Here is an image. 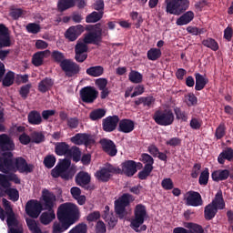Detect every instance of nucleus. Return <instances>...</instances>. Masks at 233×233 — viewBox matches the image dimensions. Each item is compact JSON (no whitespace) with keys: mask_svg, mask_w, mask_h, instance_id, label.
<instances>
[{"mask_svg":"<svg viewBox=\"0 0 233 233\" xmlns=\"http://www.w3.org/2000/svg\"><path fill=\"white\" fill-rule=\"evenodd\" d=\"M25 30L28 34H39L41 32V25L37 23H29L26 25Z\"/></svg>","mask_w":233,"mask_h":233,"instance_id":"nucleus-53","label":"nucleus"},{"mask_svg":"<svg viewBox=\"0 0 233 233\" xmlns=\"http://www.w3.org/2000/svg\"><path fill=\"white\" fill-rule=\"evenodd\" d=\"M88 232V226L85 223H79L78 225L75 226L71 228L68 233H87Z\"/></svg>","mask_w":233,"mask_h":233,"instance_id":"nucleus-55","label":"nucleus"},{"mask_svg":"<svg viewBox=\"0 0 233 233\" xmlns=\"http://www.w3.org/2000/svg\"><path fill=\"white\" fill-rule=\"evenodd\" d=\"M27 121L29 125H41L43 123V116L37 110H32L27 115Z\"/></svg>","mask_w":233,"mask_h":233,"instance_id":"nucleus-30","label":"nucleus"},{"mask_svg":"<svg viewBox=\"0 0 233 233\" xmlns=\"http://www.w3.org/2000/svg\"><path fill=\"white\" fill-rule=\"evenodd\" d=\"M55 218H56V213H54V210L46 211L42 213V215L40 216V221L42 225H50V223L54 221Z\"/></svg>","mask_w":233,"mask_h":233,"instance_id":"nucleus-41","label":"nucleus"},{"mask_svg":"<svg viewBox=\"0 0 233 233\" xmlns=\"http://www.w3.org/2000/svg\"><path fill=\"white\" fill-rule=\"evenodd\" d=\"M102 218L107 223L109 230H112L117 225V218L114 217V215H109V217L102 216Z\"/></svg>","mask_w":233,"mask_h":233,"instance_id":"nucleus-57","label":"nucleus"},{"mask_svg":"<svg viewBox=\"0 0 233 233\" xmlns=\"http://www.w3.org/2000/svg\"><path fill=\"white\" fill-rule=\"evenodd\" d=\"M185 227L186 228H189V233H205V229H203V227L196 223L187 222Z\"/></svg>","mask_w":233,"mask_h":233,"instance_id":"nucleus-49","label":"nucleus"},{"mask_svg":"<svg viewBox=\"0 0 233 233\" xmlns=\"http://www.w3.org/2000/svg\"><path fill=\"white\" fill-rule=\"evenodd\" d=\"M152 170L154 169L150 168L149 167H144L143 170L138 172V179L144 181L145 179H147V177H148V176H150V174H152Z\"/></svg>","mask_w":233,"mask_h":233,"instance_id":"nucleus-61","label":"nucleus"},{"mask_svg":"<svg viewBox=\"0 0 233 233\" xmlns=\"http://www.w3.org/2000/svg\"><path fill=\"white\" fill-rule=\"evenodd\" d=\"M186 103L187 106H196L198 105V96L194 93H189L186 96Z\"/></svg>","mask_w":233,"mask_h":233,"instance_id":"nucleus-62","label":"nucleus"},{"mask_svg":"<svg viewBox=\"0 0 233 233\" xmlns=\"http://www.w3.org/2000/svg\"><path fill=\"white\" fill-rule=\"evenodd\" d=\"M41 212H43V204H41L39 200L31 199L25 204V214H27L29 218L37 219Z\"/></svg>","mask_w":233,"mask_h":233,"instance_id":"nucleus-14","label":"nucleus"},{"mask_svg":"<svg viewBox=\"0 0 233 233\" xmlns=\"http://www.w3.org/2000/svg\"><path fill=\"white\" fill-rule=\"evenodd\" d=\"M83 32H85V27L82 25H72L66 31L65 37L70 42H74Z\"/></svg>","mask_w":233,"mask_h":233,"instance_id":"nucleus-22","label":"nucleus"},{"mask_svg":"<svg viewBox=\"0 0 233 233\" xmlns=\"http://www.w3.org/2000/svg\"><path fill=\"white\" fill-rule=\"evenodd\" d=\"M72 162L66 158L60 161L52 170V177H61L64 181H70L74 177V169L70 168Z\"/></svg>","mask_w":233,"mask_h":233,"instance_id":"nucleus-5","label":"nucleus"},{"mask_svg":"<svg viewBox=\"0 0 233 233\" xmlns=\"http://www.w3.org/2000/svg\"><path fill=\"white\" fill-rule=\"evenodd\" d=\"M88 52V46L85 41H77L76 46H75V54H86Z\"/></svg>","mask_w":233,"mask_h":233,"instance_id":"nucleus-52","label":"nucleus"},{"mask_svg":"<svg viewBox=\"0 0 233 233\" xmlns=\"http://www.w3.org/2000/svg\"><path fill=\"white\" fill-rule=\"evenodd\" d=\"M58 222L53 224V233L66 232L74 223L79 221L81 212L79 207L72 202L61 204L56 211Z\"/></svg>","mask_w":233,"mask_h":233,"instance_id":"nucleus-1","label":"nucleus"},{"mask_svg":"<svg viewBox=\"0 0 233 233\" xmlns=\"http://www.w3.org/2000/svg\"><path fill=\"white\" fill-rule=\"evenodd\" d=\"M225 161L232 163L233 161V148L226 147L218 157V163L219 165H225Z\"/></svg>","mask_w":233,"mask_h":233,"instance_id":"nucleus-27","label":"nucleus"},{"mask_svg":"<svg viewBox=\"0 0 233 233\" xmlns=\"http://www.w3.org/2000/svg\"><path fill=\"white\" fill-rule=\"evenodd\" d=\"M167 14L171 15H181L190 6V0H165Z\"/></svg>","mask_w":233,"mask_h":233,"instance_id":"nucleus-6","label":"nucleus"},{"mask_svg":"<svg viewBox=\"0 0 233 233\" xmlns=\"http://www.w3.org/2000/svg\"><path fill=\"white\" fill-rule=\"evenodd\" d=\"M52 86H54V80L50 77H46L38 83V90L42 94H46L48 90L52 89Z\"/></svg>","mask_w":233,"mask_h":233,"instance_id":"nucleus-31","label":"nucleus"},{"mask_svg":"<svg viewBox=\"0 0 233 233\" xmlns=\"http://www.w3.org/2000/svg\"><path fill=\"white\" fill-rule=\"evenodd\" d=\"M153 119L159 127H170L174 123V112L170 109H158L154 113Z\"/></svg>","mask_w":233,"mask_h":233,"instance_id":"nucleus-7","label":"nucleus"},{"mask_svg":"<svg viewBox=\"0 0 233 233\" xmlns=\"http://www.w3.org/2000/svg\"><path fill=\"white\" fill-rule=\"evenodd\" d=\"M114 174H117L116 167L110 163H106L95 173V177L102 183H108Z\"/></svg>","mask_w":233,"mask_h":233,"instance_id":"nucleus-10","label":"nucleus"},{"mask_svg":"<svg viewBox=\"0 0 233 233\" xmlns=\"http://www.w3.org/2000/svg\"><path fill=\"white\" fill-rule=\"evenodd\" d=\"M132 195L128 193L123 194L118 199L115 200V212L120 219H125L128 212L127 211V207L130 205V199Z\"/></svg>","mask_w":233,"mask_h":233,"instance_id":"nucleus-8","label":"nucleus"},{"mask_svg":"<svg viewBox=\"0 0 233 233\" xmlns=\"http://www.w3.org/2000/svg\"><path fill=\"white\" fill-rule=\"evenodd\" d=\"M106 116V110L104 108H96L90 112L89 119L91 121H99V119H103Z\"/></svg>","mask_w":233,"mask_h":233,"instance_id":"nucleus-37","label":"nucleus"},{"mask_svg":"<svg viewBox=\"0 0 233 233\" xmlns=\"http://www.w3.org/2000/svg\"><path fill=\"white\" fill-rule=\"evenodd\" d=\"M46 52H48V50L46 51H39L36 52L32 58V63L34 65V66H43V61L45 59V56H46Z\"/></svg>","mask_w":233,"mask_h":233,"instance_id":"nucleus-42","label":"nucleus"},{"mask_svg":"<svg viewBox=\"0 0 233 233\" xmlns=\"http://www.w3.org/2000/svg\"><path fill=\"white\" fill-rule=\"evenodd\" d=\"M71 143L74 145H85V147H90L91 145H94L96 143V140H94V137H92L91 135L86 133H78L76 134L74 137L70 138Z\"/></svg>","mask_w":233,"mask_h":233,"instance_id":"nucleus-18","label":"nucleus"},{"mask_svg":"<svg viewBox=\"0 0 233 233\" xmlns=\"http://www.w3.org/2000/svg\"><path fill=\"white\" fill-rule=\"evenodd\" d=\"M98 96L99 92L94 86H85L80 90V99L87 105H92Z\"/></svg>","mask_w":233,"mask_h":233,"instance_id":"nucleus-15","label":"nucleus"},{"mask_svg":"<svg viewBox=\"0 0 233 233\" xmlns=\"http://www.w3.org/2000/svg\"><path fill=\"white\" fill-rule=\"evenodd\" d=\"M66 125L70 130H76L79 127V118L77 117H69L67 118Z\"/></svg>","mask_w":233,"mask_h":233,"instance_id":"nucleus-63","label":"nucleus"},{"mask_svg":"<svg viewBox=\"0 0 233 233\" xmlns=\"http://www.w3.org/2000/svg\"><path fill=\"white\" fill-rule=\"evenodd\" d=\"M103 15H105V12L103 11H93L91 14L86 15V23H98V21L103 19Z\"/></svg>","mask_w":233,"mask_h":233,"instance_id":"nucleus-38","label":"nucleus"},{"mask_svg":"<svg viewBox=\"0 0 233 233\" xmlns=\"http://www.w3.org/2000/svg\"><path fill=\"white\" fill-rule=\"evenodd\" d=\"M10 181H13L15 185H21V178H19L16 174L10 173L8 175H3L0 173V198H3L4 196L1 191L2 187V188H5V193L8 196L11 201H19V190H17V188L10 187H12Z\"/></svg>","mask_w":233,"mask_h":233,"instance_id":"nucleus-3","label":"nucleus"},{"mask_svg":"<svg viewBox=\"0 0 233 233\" xmlns=\"http://www.w3.org/2000/svg\"><path fill=\"white\" fill-rule=\"evenodd\" d=\"M128 79L131 83L138 85L139 83H143V75L138 71L131 70L128 75Z\"/></svg>","mask_w":233,"mask_h":233,"instance_id":"nucleus-46","label":"nucleus"},{"mask_svg":"<svg viewBox=\"0 0 233 233\" xmlns=\"http://www.w3.org/2000/svg\"><path fill=\"white\" fill-rule=\"evenodd\" d=\"M119 125V116L117 115L106 116L102 120V128L104 132H114Z\"/></svg>","mask_w":233,"mask_h":233,"instance_id":"nucleus-21","label":"nucleus"},{"mask_svg":"<svg viewBox=\"0 0 233 233\" xmlns=\"http://www.w3.org/2000/svg\"><path fill=\"white\" fill-rule=\"evenodd\" d=\"M8 46H12L8 27L4 24H0V48H8Z\"/></svg>","mask_w":233,"mask_h":233,"instance_id":"nucleus-24","label":"nucleus"},{"mask_svg":"<svg viewBox=\"0 0 233 233\" xmlns=\"http://www.w3.org/2000/svg\"><path fill=\"white\" fill-rule=\"evenodd\" d=\"M161 49L159 48H150L147 51V59L149 61H157V59H159V57H161Z\"/></svg>","mask_w":233,"mask_h":233,"instance_id":"nucleus-47","label":"nucleus"},{"mask_svg":"<svg viewBox=\"0 0 233 233\" xmlns=\"http://www.w3.org/2000/svg\"><path fill=\"white\" fill-rule=\"evenodd\" d=\"M31 88L32 84H27L20 87L19 95L21 96L22 99H26L28 97V94H30Z\"/></svg>","mask_w":233,"mask_h":233,"instance_id":"nucleus-60","label":"nucleus"},{"mask_svg":"<svg viewBox=\"0 0 233 233\" xmlns=\"http://www.w3.org/2000/svg\"><path fill=\"white\" fill-rule=\"evenodd\" d=\"M26 225L32 233H35L36 231L40 230L41 228L37 226V222H35V219L32 218H26L25 219Z\"/></svg>","mask_w":233,"mask_h":233,"instance_id":"nucleus-59","label":"nucleus"},{"mask_svg":"<svg viewBox=\"0 0 233 233\" xmlns=\"http://www.w3.org/2000/svg\"><path fill=\"white\" fill-rule=\"evenodd\" d=\"M173 110L176 116V119H177V121H183L184 123H187V121H188V114H187L186 111L182 110L181 107L175 106Z\"/></svg>","mask_w":233,"mask_h":233,"instance_id":"nucleus-44","label":"nucleus"},{"mask_svg":"<svg viewBox=\"0 0 233 233\" xmlns=\"http://www.w3.org/2000/svg\"><path fill=\"white\" fill-rule=\"evenodd\" d=\"M15 79V74L12 71L7 72L4 79L2 80L3 86H12V85H14Z\"/></svg>","mask_w":233,"mask_h":233,"instance_id":"nucleus-50","label":"nucleus"},{"mask_svg":"<svg viewBox=\"0 0 233 233\" xmlns=\"http://www.w3.org/2000/svg\"><path fill=\"white\" fill-rule=\"evenodd\" d=\"M184 199L187 207H201L203 205V198H201V194L198 191H187Z\"/></svg>","mask_w":233,"mask_h":233,"instance_id":"nucleus-20","label":"nucleus"},{"mask_svg":"<svg viewBox=\"0 0 233 233\" xmlns=\"http://www.w3.org/2000/svg\"><path fill=\"white\" fill-rule=\"evenodd\" d=\"M148 218V213L147 212V206L143 204H137L134 208V218L131 220L130 227H135V228H139L145 219Z\"/></svg>","mask_w":233,"mask_h":233,"instance_id":"nucleus-9","label":"nucleus"},{"mask_svg":"<svg viewBox=\"0 0 233 233\" xmlns=\"http://www.w3.org/2000/svg\"><path fill=\"white\" fill-rule=\"evenodd\" d=\"M120 167H116V174L127 176V177H132L137 172V162L134 160H126Z\"/></svg>","mask_w":233,"mask_h":233,"instance_id":"nucleus-13","label":"nucleus"},{"mask_svg":"<svg viewBox=\"0 0 233 233\" xmlns=\"http://www.w3.org/2000/svg\"><path fill=\"white\" fill-rule=\"evenodd\" d=\"M194 20V12L187 11L184 13L179 18L177 19L176 24L177 26H185V25H188L191 21Z\"/></svg>","mask_w":233,"mask_h":233,"instance_id":"nucleus-33","label":"nucleus"},{"mask_svg":"<svg viewBox=\"0 0 233 233\" xmlns=\"http://www.w3.org/2000/svg\"><path fill=\"white\" fill-rule=\"evenodd\" d=\"M161 187L164 190H172L174 188V181H172V178H164L161 182Z\"/></svg>","mask_w":233,"mask_h":233,"instance_id":"nucleus-64","label":"nucleus"},{"mask_svg":"<svg viewBox=\"0 0 233 233\" xmlns=\"http://www.w3.org/2000/svg\"><path fill=\"white\" fill-rule=\"evenodd\" d=\"M60 68L66 77H76L81 72V66L70 59H64L60 64Z\"/></svg>","mask_w":233,"mask_h":233,"instance_id":"nucleus-11","label":"nucleus"},{"mask_svg":"<svg viewBox=\"0 0 233 233\" xmlns=\"http://www.w3.org/2000/svg\"><path fill=\"white\" fill-rule=\"evenodd\" d=\"M14 154L12 152H5L0 156V172L4 174V176H8L12 170H14Z\"/></svg>","mask_w":233,"mask_h":233,"instance_id":"nucleus-12","label":"nucleus"},{"mask_svg":"<svg viewBox=\"0 0 233 233\" xmlns=\"http://www.w3.org/2000/svg\"><path fill=\"white\" fill-rule=\"evenodd\" d=\"M86 30L87 34L84 36V43L86 45L100 46L101 43H103V37H108V28L105 27L102 29L101 23L88 25Z\"/></svg>","mask_w":233,"mask_h":233,"instance_id":"nucleus-4","label":"nucleus"},{"mask_svg":"<svg viewBox=\"0 0 233 233\" xmlns=\"http://www.w3.org/2000/svg\"><path fill=\"white\" fill-rule=\"evenodd\" d=\"M74 6H76L74 0H58L57 3L58 12H65L70 8H74Z\"/></svg>","mask_w":233,"mask_h":233,"instance_id":"nucleus-39","label":"nucleus"},{"mask_svg":"<svg viewBox=\"0 0 233 233\" xmlns=\"http://www.w3.org/2000/svg\"><path fill=\"white\" fill-rule=\"evenodd\" d=\"M3 208L0 206V219L5 221L8 227V233H24L23 222L17 219V215L14 212L12 204L6 198H2Z\"/></svg>","mask_w":233,"mask_h":233,"instance_id":"nucleus-2","label":"nucleus"},{"mask_svg":"<svg viewBox=\"0 0 233 233\" xmlns=\"http://www.w3.org/2000/svg\"><path fill=\"white\" fill-rule=\"evenodd\" d=\"M86 73L87 74V76H90V77H100V76H103V74H105V68L101 66H94L88 67L86 70Z\"/></svg>","mask_w":233,"mask_h":233,"instance_id":"nucleus-36","label":"nucleus"},{"mask_svg":"<svg viewBox=\"0 0 233 233\" xmlns=\"http://www.w3.org/2000/svg\"><path fill=\"white\" fill-rule=\"evenodd\" d=\"M14 148H15L14 140H12L6 134L0 135V150L2 152H12Z\"/></svg>","mask_w":233,"mask_h":233,"instance_id":"nucleus-25","label":"nucleus"},{"mask_svg":"<svg viewBox=\"0 0 233 233\" xmlns=\"http://www.w3.org/2000/svg\"><path fill=\"white\" fill-rule=\"evenodd\" d=\"M130 17L132 21L137 20L135 24L136 28H141V25L143 24V16H139V13H137V11H133L130 13Z\"/></svg>","mask_w":233,"mask_h":233,"instance_id":"nucleus-58","label":"nucleus"},{"mask_svg":"<svg viewBox=\"0 0 233 233\" xmlns=\"http://www.w3.org/2000/svg\"><path fill=\"white\" fill-rule=\"evenodd\" d=\"M135 128L134 121L131 119L124 118L118 122V132H123L124 134H130Z\"/></svg>","mask_w":233,"mask_h":233,"instance_id":"nucleus-26","label":"nucleus"},{"mask_svg":"<svg viewBox=\"0 0 233 233\" xmlns=\"http://www.w3.org/2000/svg\"><path fill=\"white\" fill-rule=\"evenodd\" d=\"M67 157H72L75 163H79V161H81V149H79V147L76 146H73L69 148Z\"/></svg>","mask_w":233,"mask_h":233,"instance_id":"nucleus-40","label":"nucleus"},{"mask_svg":"<svg viewBox=\"0 0 233 233\" xmlns=\"http://www.w3.org/2000/svg\"><path fill=\"white\" fill-rule=\"evenodd\" d=\"M70 151V145L66 142H57L55 146V153L56 156H68Z\"/></svg>","mask_w":233,"mask_h":233,"instance_id":"nucleus-34","label":"nucleus"},{"mask_svg":"<svg viewBox=\"0 0 233 233\" xmlns=\"http://www.w3.org/2000/svg\"><path fill=\"white\" fill-rule=\"evenodd\" d=\"M42 208L43 210H47L48 212H52L54 210V204L56 203V195L50 190L45 188L42 191Z\"/></svg>","mask_w":233,"mask_h":233,"instance_id":"nucleus-17","label":"nucleus"},{"mask_svg":"<svg viewBox=\"0 0 233 233\" xmlns=\"http://www.w3.org/2000/svg\"><path fill=\"white\" fill-rule=\"evenodd\" d=\"M230 171L228 169H218L213 171L211 177L213 181L218 183V181H227V178L229 177Z\"/></svg>","mask_w":233,"mask_h":233,"instance_id":"nucleus-28","label":"nucleus"},{"mask_svg":"<svg viewBox=\"0 0 233 233\" xmlns=\"http://www.w3.org/2000/svg\"><path fill=\"white\" fill-rule=\"evenodd\" d=\"M56 156L54 155H47L44 158V165L46 168H54V166L56 165Z\"/></svg>","mask_w":233,"mask_h":233,"instance_id":"nucleus-56","label":"nucleus"},{"mask_svg":"<svg viewBox=\"0 0 233 233\" xmlns=\"http://www.w3.org/2000/svg\"><path fill=\"white\" fill-rule=\"evenodd\" d=\"M227 136V126L225 123H220L215 131V137L217 140L223 139Z\"/></svg>","mask_w":233,"mask_h":233,"instance_id":"nucleus-48","label":"nucleus"},{"mask_svg":"<svg viewBox=\"0 0 233 233\" xmlns=\"http://www.w3.org/2000/svg\"><path fill=\"white\" fill-rule=\"evenodd\" d=\"M140 161L144 163V167H148L149 168L154 169V157H152V156L148 155L147 153H143L141 155Z\"/></svg>","mask_w":233,"mask_h":233,"instance_id":"nucleus-51","label":"nucleus"},{"mask_svg":"<svg viewBox=\"0 0 233 233\" xmlns=\"http://www.w3.org/2000/svg\"><path fill=\"white\" fill-rule=\"evenodd\" d=\"M75 181L78 187L84 188V190H94V186H90V181H92V177L86 171H79Z\"/></svg>","mask_w":233,"mask_h":233,"instance_id":"nucleus-16","label":"nucleus"},{"mask_svg":"<svg viewBox=\"0 0 233 233\" xmlns=\"http://www.w3.org/2000/svg\"><path fill=\"white\" fill-rule=\"evenodd\" d=\"M203 46H206L207 48H210V50H213V52H218L219 50V44H218V41L214 38H207L202 41Z\"/></svg>","mask_w":233,"mask_h":233,"instance_id":"nucleus-43","label":"nucleus"},{"mask_svg":"<svg viewBox=\"0 0 233 233\" xmlns=\"http://www.w3.org/2000/svg\"><path fill=\"white\" fill-rule=\"evenodd\" d=\"M99 143L102 149L106 152V154H107V156H110L111 157L117 156V147H116L114 141L108 138H102L100 139Z\"/></svg>","mask_w":233,"mask_h":233,"instance_id":"nucleus-23","label":"nucleus"},{"mask_svg":"<svg viewBox=\"0 0 233 233\" xmlns=\"http://www.w3.org/2000/svg\"><path fill=\"white\" fill-rule=\"evenodd\" d=\"M210 204L213 205V207H216L218 210H223L225 208V199L223 198V191L221 189L217 192Z\"/></svg>","mask_w":233,"mask_h":233,"instance_id":"nucleus-32","label":"nucleus"},{"mask_svg":"<svg viewBox=\"0 0 233 233\" xmlns=\"http://www.w3.org/2000/svg\"><path fill=\"white\" fill-rule=\"evenodd\" d=\"M14 167L20 174H32L34 172V164H28L26 159L22 157H16L14 161Z\"/></svg>","mask_w":233,"mask_h":233,"instance_id":"nucleus-19","label":"nucleus"},{"mask_svg":"<svg viewBox=\"0 0 233 233\" xmlns=\"http://www.w3.org/2000/svg\"><path fill=\"white\" fill-rule=\"evenodd\" d=\"M218 208L209 203L204 208V218L206 221H212L218 214Z\"/></svg>","mask_w":233,"mask_h":233,"instance_id":"nucleus-29","label":"nucleus"},{"mask_svg":"<svg viewBox=\"0 0 233 233\" xmlns=\"http://www.w3.org/2000/svg\"><path fill=\"white\" fill-rule=\"evenodd\" d=\"M45 134L41 131H33L31 133V143H35V145H39L41 143H45Z\"/></svg>","mask_w":233,"mask_h":233,"instance_id":"nucleus-45","label":"nucleus"},{"mask_svg":"<svg viewBox=\"0 0 233 233\" xmlns=\"http://www.w3.org/2000/svg\"><path fill=\"white\" fill-rule=\"evenodd\" d=\"M195 78H196V85H195V90L198 92L203 90L205 86L208 84V79L205 78L203 75L199 73L195 74Z\"/></svg>","mask_w":233,"mask_h":233,"instance_id":"nucleus-35","label":"nucleus"},{"mask_svg":"<svg viewBox=\"0 0 233 233\" xmlns=\"http://www.w3.org/2000/svg\"><path fill=\"white\" fill-rule=\"evenodd\" d=\"M208 177H210V173L208 172V168H205V170L200 173V177L198 178L199 185L207 187V185H208Z\"/></svg>","mask_w":233,"mask_h":233,"instance_id":"nucleus-54","label":"nucleus"}]
</instances>
